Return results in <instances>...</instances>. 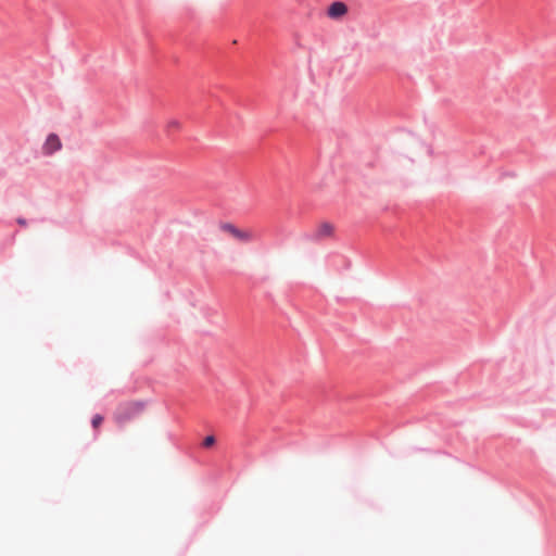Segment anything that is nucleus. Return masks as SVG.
I'll return each instance as SVG.
<instances>
[{"mask_svg":"<svg viewBox=\"0 0 556 556\" xmlns=\"http://www.w3.org/2000/svg\"><path fill=\"white\" fill-rule=\"evenodd\" d=\"M62 149V142L56 134L48 135L43 146L42 153L45 155H52L54 152Z\"/></svg>","mask_w":556,"mask_h":556,"instance_id":"obj_3","label":"nucleus"},{"mask_svg":"<svg viewBox=\"0 0 556 556\" xmlns=\"http://www.w3.org/2000/svg\"><path fill=\"white\" fill-rule=\"evenodd\" d=\"M215 444V438L213 435H207L204 440H203V446L204 447H211L212 445Z\"/></svg>","mask_w":556,"mask_h":556,"instance_id":"obj_8","label":"nucleus"},{"mask_svg":"<svg viewBox=\"0 0 556 556\" xmlns=\"http://www.w3.org/2000/svg\"><path fill=\"white\" fill-rule=\"evenodd\" d=\"M143 409V405L138 402H129L124 405H121L116 413H115V419L117 422L123 424L135 416L139 415Z\"/></svg>","mask_w":556,"mask_h":556,"instance_id":"obj_2","label":"nucleus"},{"mask_svg":"<svg viewBox=\"0 0 556 556\" xmlns=\"http://www.w3.org/2000/svg\"><path fill=\"white\" fill-rule=\"evenodd\" d=\"M346 11V5L343 2H333L328 9V15L332 18H338L344 15Z\"/></svg>","mask_w":556,"mask_h":556,"instance_id":"obj_5","label":"nucleus"},{"mask_svg":"<svg viewBox=\"0 0 556 556\" xmlns=\"http://www.w3.org/2000/svg\"><path fill=\"white\" fill-rule=\"evenodd\" d=\"M16 222H17V224H18V225H21L22 227H25V226L27 225L26 219H24V218H17V220H16Z\"/></svg>","mask_w":556,"mask_h":556,"instance_id":"obj_9","label":"nucleus"},{"mask_svg":"<svg viewBox=\"0 0 556 556\" xmlns=\"http://www.w3.org/2000/svg\"><path fill=\"white\" fill-rule=\"evenodd\" d=\"M219 229L222 232L228 235L239 243H250L255 240V233L250 228H239L232 223L224 222L219 224Z\"/></svg>","mask_w":556,"mask_h":556,"instance_id":"obj_1","label":"nucleus"},{"mask_svg":"<svg viewBox=\"0 0 556 556\" xmlns=\"http://www.w3.org/2000/svg\"><path fill=\"white\" fill-rule=\"evenodd\" d=\"M102 421H103V417L101 415H94L91 420L92 427L94 429L99 428L100 425L102 424Z\"/></svg>","mask_w":556,"mask_h":556,"instance_id":"obj_7","label":"nucleus"},{"mask_svg":"<svg viewBox=\"0 0 556 556\" xmlns=\"http://www.w3.org/2000/svg\"><path fill=\"white\" fill-rule=\"evenodd\" d=\"M166 129L172 132V131H179L181 129V123L177 119H170L167 122L166 124Z\"/></svg>","mask_w":556,"mask_h":556,"instance_id":"obj_6","label":"nucleus"},{"mask_svg":"<svg viewBox=\"0 0 556 556\" xmlns=\"http://www.w3.org/2000/svg\"><path fill=\"white\" fill-rule=\"evenodd\" d=\"M334 235V226L331 223H320L315 230V238L317 240L331 238Z\"/></svg>","mask_w":556,"mask_h":556,"instance_id":"obj_4","label":"nucleus"}]
</instances>
